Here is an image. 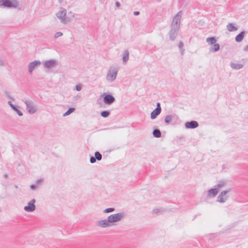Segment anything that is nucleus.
<instances>
[{
    "label": "nucleus",
    "mask_w": 248,
    "mask_h": 248,
    "mask_svg": "<svg viewBox=\"0 0 248 248\" xmlns=\"http://www.w3.org/2000/svg\"><path fill=\"white\" fill-rule=\"evenodd\" d=\"M1 5L9 8H17L19 5V2L17 0H1Z\"/></svg>",
    "instance_id": "nucleus-1"
},
{
    "label": "nucleus",
    "mask_w": 248,
    "mask_h": 248,
    "mask_svg": "<svg viewBox=\"0 0 248 248\" xmlns=\"http://www.w3.org/2000/svg\"><path fill=\"white\" fill-rule=\"evenodd\" d=\"M182 11H180L173 17L172 21L171 23V27L180 29V26L181 24V19L182 18Z\"/></svg>",
    "instance_id": "nucleus-2"
},
{
    "label": "nucleus",
    "mask_w": 248,
    "mask_h": 248,
    "mask_svg": "<svg viewBox=\"0 0 248 248\" xmlns=\"http://www.w3.org/2000/svg\"><path fill=\"white\" fill-rule=\"evenodd\" d=\"M118 72V69L116 68H114L112 69L109 70L107 75L106 78L108 81L110 82H113L116 78Z\"/></svg>",
    "instance_id": "nucleus-3"
},
{
    "label": "nucleus",
    "mask_w": 248,
    "mask_h": 248,
    "mask_svg": "<svg viewBox=\"0 0 248 248\" xmlns=\"http://www.w3.org/2000/svg\"><path fill=\"white\" fill-rule=\"evenodd\" d=\"M101 96L103 97V102L106 105H111L115 101V97L111 94L104 93Z\"/></svg>",
    "instance_id": "nucleus-4"
},
{
    "label": "nucleus",
    "mask_w": 248,
    "mask_h": 248,
    "mask_svg": "<svg viewBox=\"0 0 248 248\" xmlns=\"http://www.w3.org/2000/svg\"><path fill=\"white\" fill-rule=\"evenodd\" d=\"M123 217L124 214L123 213H117L110 215L108 217V218L110 223H112L121 220Z\"/></svg>",
    "instance_id": "nucleus-5"
},
{
    "label": "nucleus",
    "mask_w": 248,
    "mask_h": 248,
    "mask_svg": "<svg viewBox=\"0 0 248 248\" xmlns=\"http://www.w3.org/2000/svg\"><path fill=\"white\" fill-rule=\"evenodd\" d=\"M66 14V10L64 8L61 7L59 12L56 14V16L60 19L62 23L65 24L68 22L65 18Z\"/></svg>",
    "instance_id": "nucleus-6"
},
{
    "label": "nucleus",
    "mask_w": 248,
    "mask_h": 248,
    "mask_svg": "<svg viewBox=\"0 0 248 248\" xmlns=\"http://www.w3.org/2000/svg\"><path fill=\"white\" fill-rule=\"evenodd\" d=\"M24 103L26 105V110L30 114H32L36 112V108L31 101L26 100Z\"/></svg>",
    "instance_id": "nucleus-7"
},
{
    "label": "nucleus",
    "mask_w": 248,
    "mask_h": 248,
    "mask_svg": "<svg viewBox=\"0 0 248 248\" xmlns=\"http://www.w3.org/2000/svg\"><path fill=\"white\" fill-rule=\"evenodd\" d=\"M230 191L231 189H229L228 190L221 191L217 196V201L220 203H224L228 199V197L226 195Z\"/></svg>",
    "instance_id": "nucleus-8"
},
{
    "label": "nucleus",
    "mask_w": 248,
    "mask_h": 248,
    "mask_svg": "<svg viewBox=\"0 0 248 248\" xmlns=\"http://www.w3.org/2000/svg\"><path fill=\"white\" fill-rule=\"evenodd\" d=\"M36 200L34 199H32L28 203V205L24 206V209L28 212H32L35 210V205L34 204Z\"/></svg>",
    "instance_id": "nucleus-9"
},
{
    "label": "nucleus",
    "mask_w": 248,
    "mask_h": 248,
    "mask_svg": "<svg viewBox=\"0 0 248 248\" xmlns=\"http://www.w3.org/2000/svg\"><path fill=\"white\" fill-rule=\"evenodd\" d=\"M179 29L171 27L169 32V38L171 41H174L177 36Z\"/></svg>",
    "instance_id": "nucleus-10"
},
{
    "label": "nucleus",
    "mask_w": 248,
    "mask_h": 248,
    "mask_svg": "<svg viewBox=\"0 0 248 248\" xmlns=\"http://www.w3.org/2000/svg\"><path fill=\"white\" fill-rule=\"evenodd\" d=\"M57 64V61L54 59H51L43 62L45 68H50L55 67Z\"/></svg>",
    "instance_id": "nucleus-11"
},
{
    "label": "nucleus",
    "mask_w": 248,
    "mask_h": 248,
    "mask_svg": "<svg viewBox=\"0 0 248 248\" xmlns=\"http://www.w3.org/2000/svg\"><path fill=\"white\" fill-rule=\"evenodd\" d=\"M41 62L40 61H34L30 62L28 65V70L29 72L31 73L34 69L37 67L39 66L41 64Z\"/></svg>",
    "instance_id": "nucleus-12"
},
{
    "label": "nucleus",
    "mask_w": 248,
    "mask_h": 248,
    "mask_svg": "<svg viewBox=\"0 0 248 248\" xmlns=\"http://www.w3.org/2000/svg\"><path fill=\"white\" fill-rule=\"evenodd\" d=\"M185 125L187 129H194L198 127L199 124L196 121H191L186 122Z\"/></svg>",
    "instance_id": "nucleus-13"
},
{
    "label": "nucleus",
    "mask_w": 248,
    "mask_h": 248,
    "mask_svg": "<svg viewBox=\"0 0 248 248\" xmlns=\"http://www.w3.org/2000/svg\"><path fill=\"white\" fill-rule=\"evenodd\" d=\"M97 225L102 228H106L110 226V222L108 218L98 221Z\"/></svg>",
    "instance_id": "nucleus-14"
},
{
    "label": "nucleus",
    "mask_w": 248,
    "mask_h": 248,
    "mask_svg": "<svg viewBox=\"0 0 248 248\" xmlns=\"http://www.w3.org/2000/svg\"><path fill=\"white\" fill-rule=\"evenodd\" d=\"M219 192V190L216 187L215 188H211L207 191L208 197H215Z\"/></svg>",
    "instance_id": "nucleus-15"
},
{
    "label": "nucleus",
    "mask_w": 248,
    "mask_h": 248,
    "mask_svg": "<svg viewBox=\"0 0 248 248\" xmlns=\"http://www.w3.org/2000/svg\"><path fill=\"white\" fill-rule=\"evenodd\" d=\"M8 104L11 107L12 109L17 113L19 116H22L23 115L22 112L19 110L12 103L11 101H8Z\"/></svg>",
    "instance_id": "nucleus-16"
},
{
    "label": "nucleus",
    "mask_w": 248,
    "mask_h": 248,
    "mask_svg": "<svg viewBox=\"0 0 248 248\" xmlns=\"http://www.w3.org/2000/svg\"><path fill=\"white\" fill-rule=\"evenodd\" d=\"M161 110H159L158 108H155L151 113L150 118L152 120L155 119L158 115L160 114Z\"/></svg>",
    "instance_id": "nucleus-17"
},
{
    "label": "nucleus",
    "mask_w": 248,
    "mask_h": 248,
    "mask_svg": "<svg viewBox=\"0 0 248 248\" xmlns=\"http://www.w3.org/2000/svg\"><path fill=\"white\" fill-rule=\"evenodd\" d=\"M245 31H242L240 32L235 38V41L236 42L239 43L241 42L244 39L245 36Z\"/></svg>",
    "instance_id": "nucleus-18"
},
{
    "label": "nucleus",
    "mask_w": 248,
    "mask_h": 248,
    "mask_svg": "<svg viewBox=\"0 0 248 248\" xmlns=\"http://www.w3.org/2000/svg\"><path fill=\"white\" fill-rule=\"evenodd\" d=\"M129 52L128 50L126 49L124 52L123 56V64H125L129 59Z\"/></svg>",
    "instance_id": "nucleus-19"
},
{
    "label": "nucleus",
    "mask_w": 248,
    "mask_h": 248,
    "mask_svg": "<svg viewBox=\"0 0 248 248\" xmlns=\"http://www.w3.org/2000/svg\"><path fill=\"white\" fill-rule=\"evenodd\" d=\"M220 45L218 44H215L212 46L209 49V52L210 53H213L215 52H217L219 50Z\"/></svg>",
    "instance_id": "nucleus-20"
},
{
    "label": "nucleus",
    "mask_w": 248,
    "mask_h": 248,
    "mask_svg": "<svg viewBox=\"0 0 248 248\" xmlns=\"http://www.w3.org/2000/svg\"><path fill=\"white\" fill-rule=\"evenodd\" d=\"M227 29L228 31L232 32L237 31V28L234 25V24L230 23L227 25Z\"/></svg>",
    "instance_id": "nucleus-21"
},
{
    "label": "nucleus",
    "mask_w": 248,
    "mask_h": 248,
    "mask_svg": "<svg viewBox=\"0 0 248 248\" xmlns=\"http://www.w3.org/2000/svg\"><path fill=\"white\" fill-rule=\"evenodd\" d=\"M230 66L233 69L238 70L243 68V65L242 64L231 62Z\"/></svg>",
    "instance_id": "nucleus-22"
},
{
    "label": "nucleus",
    "mask_w": 248,
    "mask_h": 248,
    "mask_svg": "<svg viewBox=\"0 0 248 248\" xmlns=\"http://www.w3.org/2000/svg\"><path fill=\"white\" fill-rule=\"evenodd\" d=\"M153 135L155 138H160L161 137V133L159 129L155 128L153 131Z\"/></svg>",
    "instance_id": "nucleus-23"
},
{
    "label": "nucleus",
    "mask_w": 248,
    "mask_h": 248,
    "mask_svg": "<svg viewBox=\"0 0 248 248\" xmlns=\"http://www.w3.org/2000/svg\"><path fill=\"white\" fill-rule=\"evenodd\" d=\"M174 117V115H167L165 118V123L167 124H169Z\"/></svg>",
    "instance_id": "nucleus-24"
},
{
    "label": "nucleus",
    "mask_w": 248,
    "mask_h": 248,
    "mask_svg": "<svg viewBox=\"0 0 248 248\" xmlns=\"http://www.w3.org/2000/svg\"><path fill=\"white\" fill-rule=\"evenodd\" d=\"M216 41L217 40L214 37H208L206 38V42L209 45H214Z\"/></svg>",
    "instance_id": "nucleus-25"
},
{
    "label": "nucleus",
    "mask_w": 248,
    "mask_h": 248,
    "mask_svg": "<svg viewBox=\"0 0 248 248\" xmlns=\"http://www.w3.org/2000/svg\"><path fill=\"white\" fill-rule=\"evenodd\" d=\"M110 115V111L109 110H104L101 112L100 115L103 118H107Z\"/></svg>",
    "instance_id": "nucleus-26"
},
{
    "label": "nucleus",
    "mask_w": 248,
    "mask_h": 248,
    "mask_svg": "<svg viewBox=\"0 0 248 248\" xmlns=\"http://www.w3.org/2000/svg\"><path fill=\"white\" fill-rule=\"evenodd\" d=\"M75 110V108H73V107L70 108L63 114V116L65 117V116H68V115H70L71 113H72V112H73Z\"/></svg>",
    "instance_id": "nucleus-27"
},
{
    "label": "nucleus",
    "mask_w": 248,
    "mask_h": 248,
    "mask_svg": "<svg viewBox=\"0 0 248 248\" xmlns=\"http://www.w3.org/2000/svg\"><path fill=\"white\" fill-rule=\"evenodd\" d=\"M94 157L96 160L100 161L102 159V155L99 152L96 151L94 153Z\"/></svg>",
    "instance_id": "nucleus-28"
},
{
    "label": "nucleus",
    "mask_w": 248,
    "mask_h": 248,
    "mask_svg": "<svg viewBox=\"0 0 248 248\" xmlns=\"http://www.w3.org/2000/svg\"><path fill=\"white\" fill-rule=\"evenodd\" d=\"M226 184V182L224 181H221L219 182L218 184L215 186V187L216 188H217V189L219 190V189L222 187H223Z\"/></svg>",
    "instance_id": "nucleus-29"
},
{
    "label": "nucleus",
    "mask_w": 248,
    "mask_h": 248,
    "mask_svg": "<svg viewBox=\"0 0 248 248\" xmlns=\"http://www.w3.org/2000/svg\"><path fill=\"white\" fill-rule=\"evenodd\" d=\"M114 210H115V208H114L110 207V208H106V209H105L104 210L103 212L105 213H108L112 212Z\"/></svg>",
    "instance_id": "nucleus-30"
},
{
    "label": "nucleus",
    "mask_w": 248,
    "mask_h": 248,
    "mask_svg": "<svg viewBox=\"0 0 248 248\" xmlns=\"http://www.w3.org/2000/svg\"><path fill=\"white\" fill-rule=\"evenodd\" d=\"M62 35H63V33L62 32H61V31L57 32L55 33L54 38H57L60 36H62Z\"/></svg>",
    "instance_id": "nucleus-31"
},
{
    "label": "nucleus",
    "mask_w": 248,
    "mask_h": 248,
    "mask_svg": "<svg viewBox=\"0 0 248 248\" xmlns=\"http://www.w3.org/2000/svg\"><path fill=\"white\" fill-rule=\"evenodd\" d=\"M96 160L95 158V157L93 156H91L90 157V162H91V163H94L96 162Z\"/></svg>",
    "instance_id": "nucleus-32"
},
{
    "label": "nucleus",
    "mask_w": 248,
    "mask_h": 248,
    "mask_svg": "<svg viewBox=\"0 0 248 248\" xmlns=\"http://www.w3.org/2000/svg\"><path fill=\"white\" fill-rule=\"evenodd\" d=\"M75 89L77 91H81V85L80 84H78V85H76Z\"/></svg>",
    "instance_id": "nucleus-33"
},
{
    "label": "nucleus",
    "mask_w": 248,
    "mask_h": 248,
    "mask_svg": "<svg viewBox=\"0 0 248 248\" xmlns=\"http://www.w3.org/2000/svg\"><path fill=\"white\" fill-rule=\"evenodd\" d=\"M184 46V44L182 41H180L179 43V48L181 50Z\"/></svg>",
    "instance_id": "nucleus-34"
},
{
    "label": "nucleus",
    "mask_w": 248,
    "mask_h": 248,
    "mask_svg": "<svg viewBox=\"0 0 248 248\" xmlns=\"http://www.w3.org/2000/svg\"><path fill=\"white\" fill-rule=\"evenodd\" d=\"M30 187L32 190H35L36 188V186L34 184H32L30 186Z\"/></svg>",
    "instance_id": "nucleus-35"
},
{
    "label": "nucleus",
    "mask_w": 248,
    "mask_h": 248,
    "mask_svg": "<svg viewBox=\"0 0 248 248\" xmlns=\"http://www.w3.org/2000/svg\"><path fill=\"white\" fill-rule=\"evenodd\" d=\"M156 108H158L159 109V110H161V108L160 104L159 102H157L156 103Z\"/></svg>",
    "instance_id": "nucleus-36"
},
{
    "label": "nucleus",
    "mask_w": 248,
    "mask_h": 248,
    "mask_svg": "<svg viewBox=\"0 0 248 248\" xmlns=\"http://www.w3.org/2000/svg\"><path fill=\"white\" fill-rule=\"evenodd\" d=\"M115 6L118 8H119L120 6V3L118 1H116L115 2Z\"/></svg>",
    "instance_id": "nucleus-37"
},
{
    "label": "nucleus",
    "mask_w": 248,
    "mask_h": 248,
    "mask_svg": "<svg viewBox=\"0 0 248 248\" xmlns=\"http://www.w3.org/2000/svg\"><path fill=\"white\" fill-rule=\"evenodd\" d=\"M153 213H157L159 212L158 209H155L153 210Z\"/></svg>",
    "instance_id": "nucleus-38"
},
{
    "label": "nucleus",
    "mask_w": 248,
    "mask_h": 248,
    "mask_svg": "<svg viewBox=\"0 0 248 248\" xmlns=\"http://www.w3.org/2000/svg\"><path fill=\"white\" fill-rule=\"evenodd\" d=\"M140 15V12L139 11H135L134 12V16H138Z\"/></svg>",
    "instance_id": "nucleus-39"
},
{
    "label": "nucleus",
    "mask_w": 248,
    "mask_h": 248,
    "mask_svg": "<svg viewBox=\"0 0 248 248\" xmlns=\"http://www.w3.org/2000/svg\"><path fill=\"white\" fill-rule=\"evenodd\" d=\"M4 65V62L3 61L0 59V66H3Z\"/></svg>",
    "instance_id": "nucleus-40"
},
{
    "label": "nucleus",
    "mask_w": 248,
    "mask_h": 248,
    "mask_svg": "<svg viewBox=\"0 0 248 248\" xmlns=\"http://www.w3.org/2000/svg\"><path fill=\"white\" fill-rule=\"evenodd\" d=\"M244 49L245 51H248V45L244 47Z\"/></svg>",
    "instance_id": "nucleus-41"
},
{
    "label": "nucleus",
    "mask_w": 248,
    "mask_h": 248,
    "mask_svg": "<svg viewBox=\"0 0 248 248\" xmlns=\"http://www.w3.org/2000/svg\"><path fill=\"white\" fill-rule=\"evenodd\" d=\"M42 182V179H39L37 180V183L38 184V183H41Z\"/></svg>",
    "instance_id": "nucleus-42"
},
{
    "label": "nucleus",
    "mask_w": 248,
    "mask_h": 248,
    "mask_svg": "<svg viewBox=\"0 0 248 248\" xmlns=\"http://www.w3.org/2000/svg\"><path fill=\"white\" fill-rule=\"evenodd\" d=\"M4 177L5 178H7L8 177V174L7 173H5L4 174Z\"/></svg>",
    "instance_id": "nucleus-43"
},
{
    "label": "nucleus",
    "mask_w": 248,
    "mask_h": 248,
    "mask_svg": "<svg viewBox=\"0 0 248 248\" xmlns=\"http://www.w3.org/2000/svg\"><path fill=\"white\" fill-rule=\"evenodd\" d=\"M15 188H16L18 187H17V185H15Z\"/></svg>",
    "instance_id": "nucleus-44"
}]
</instances>
